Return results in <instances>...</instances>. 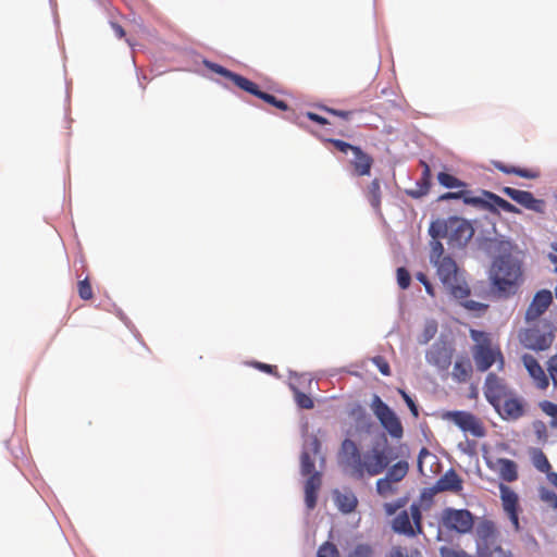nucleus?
Returning <instances> with one entry per match:
<instances>
[{
  "label": "nucleus",
  "instance_id": "f257e3e1",
  "mask_svg": "<svg viewBox=\"0 0 557 557\" xmlns=\"http://www.w3.org/2000/svg\"><path fill=\"white\" fill-rule=\"evenodd\" d=\"M476 193H479V195H474L473 190L466 188L456 191L449 190L440 195L436 201L443 202L449 200H461L466 206L473 207L478 210L488 211L494 215H499L500 210L513 214L522 213L517 206L491 190L478 188Z\"/></svg>",
  "mask_w": 557,
  "mask_h": 557
},
{
  "label": "nucleus",
  "instance_id": "f03ea898",
  "mask_svg": "<svg viewBox=\"0 0 557 557\" xmlns=\"http://www.w3.org/2000/svg\"><path fill=\"white\" fill-rule=\"evenodd\" d=\"M320 450L321 442L315 435H312L304 445L300 454V474L307 476L304 493L308 510H313L317 507L319 491L322 486V472L315 470V463L311 457V454L318 455Z\"/></svg>",
  "mask_w": 557,
  "mask_h": 557
},
{
  "label": "nucleus",
  "instance_id": "7ed1b4c3",
  "mask_svg": "<svg viewBox=\"0 0 557 557\" xmlns=\"http://www.w3.org/2000/svg\"><path fill=\"white\" fill-rule=\"evenodd\" d=\"M520 274L519 261L508 250L502 256H496L492 262L491 284L499 294H506L507 289L513 285Z\"/></svg>",
  "mask_w": 557,
  "mask_h": 557
},
{
  "label": "nucleus",
  "instance_id": "20e7f679",
  "mask_svg": "<svg viewBox=\"0 0 557 557\" xmlns=\"http://www.w3.org/2000/svg\"><path fill=\"white\" fill-rule=\"evenodd\" d=\"M370 407L391 437L399 440L404 436V428L399 417L377 394H373Z\"/></svg>",
  "mask_w": 557,
  "mask_h": 557
},
{
  "label": "nucleus",
  "instance_id": "39448f33",
  "mask_svg": "<svg viewBox=\"0 0 557 557\" xmlns=\"http://www.w3.org/2000/svg\"><path fill=\"white\" fill-rule=\"evenodd\" d=\"M555 338L553 324L547 321H541L540 325L527 329L520 337L521 344L533 351H544L548 349Z\"/></svg>",
  "mask_w": 557,
  "mask_h": 557
},
{
  "label": "nucleus",
  "instance_id": "423d86ee",
  "mask_svg": "<svg viewBox=\"0 0 557 557\" xmlns=\"http://www.w3.org/2000/svg\"><path fill=\"white\" fill-rule=\"evenodd\" d=\"M455 348L447 335L441 334L425 352V360L440 372L447 371L451 366Z\"/></svg>",
  "mask_w": 557,
  "mask_h": 557
},
{
  "label": "nucleus",
  "instance_id": "0eeeda50",
  "mask_svg": "<svg viewBox=\"0 0 557 557\" xmlns=\"http://www.w3.org/2000/svg\"><path fill=\"white\" fill-rule=\"evenodd\" d=\"M474 522L475 516L466 508L447 507L442 512L441 524L448 531L467 534L472 531Z\"/></svg>",
  "mask_w": 557,
  "mask_h": 557
},
{
  "label": "nucleus",
  "instance_id": "6e6552de",
  "mask_svg": "<svg viewBox=\"0 0 557 557\" xmlns=\"http://www.w3.org/2000/svg\"><path fill=\"white\" fill-rule=\"evenodd\" d=\"M496 234L497 228L494 222L491 223V230L482 231L475 238L474 244L476 248L493 259L496 256H502L508 250H512V243L509 239H505L504 236L491 237L490 234Z\"/></svg>",
  "mask_w": 557,
  "mask_h": 557
},
{
  "label": "nucleus",
  "instance_id": "1a4fd4ad",
  "mask_svg": "<svg viewBox=\"0 0 557 557\" xmlns=\"http://www.w3.org/2000/svg\"><path fill=\"white\" fill-rule=\"evenodd\" d=\"M332 144L338 151L348 153L351 151L352 158L350 164L354 168L352 174L355 176H367L371 174L373 165V158L364 152L359 146L351 145L349 141H327Z\"/></svg>",
  "mask_w": 557,
  "mask_h": 557
},
{
  "label": "nucleus",
  "instance_id": "9d476101",
  "mask_svg": "<svg viewBox=\"0 0 557 557\" xmlns=\"http://www.w3.org/2000/svg\"><path fill=\"white\" fill-rule=\"evenodd\" d=\"M449 244L458 249H465L474 237L475 228L473 222L458 215H450Z\"/></svg>",
  "mask_w": 557,
  "mask_h": 557
},
{
  "label": "nucleus",
  "instance_id": "9b49d317",
  "mask_svg": "<svg viewBox=\"0 0 557 557\" xmlns=\"http://www.w3.org/2000/svg\"><path fill=\"white\" fill-rule=\"evenodd\" d=\"M444 418L451 421L462 432L470 433L474 437H484L486 429L481 420L473 413L465 410H451L444 414Z\"/></svg>",
  "mask_w": 557,
  "mask_h": 557
},
{
  "label": "nucleus",
  "instance_id": "f8f14e48",
  "mask_svg": "<svg viewBox=\"0 0 557 557\" xmlns=\"http://www.w3.org/2000/svg\"><path fill=\"white\" fill-rule=\"evenodd\" d=\"M381 438L382 447H380V443H376L372 448L374 462H366V471L371 476L382 473L397 458V455L388 446V441L384 433H382Z\"/></svg>",
  "mask_w": 557,
  "mask_h": 557
},
{
  "label": "nucleus",
  "instance_id": "ddd939ff",
  "mask_svg": "<svg viewBox=\"0 0 557 557\" xmlns=\"http://www.w3.org/2000/svg\"><path fill=\"white\" fill-rule=\"evenodd\" d=\"M500 193L527 210L539 214H544L546 212L545 200L535 198L533 193L529 190L504 186L500 188Z\"/></svg>",
  "mask_w": 557,
  "mask_h": 557
},
{
  "label": "nucleus",
  "instance_id": "4468645a",
  "mask_svg": "<svg viewBox=\"0 0 557 557\" xmlns=\"http://www.w3.org/2000/svg\"><path fill=\"white\" fill-rule=\"evenodd\" d=\"M483 393L487 403L494 408V410L499 409V403L502 401L503 397L512 394V392L505 384L504 380L494 372H490L486 375Z\"/></svg>",
  "mask_w": 557,
  "mask_h": 557
},
{
  "label": "nucleus",
  "instance_id": "2eb2a0df",
  "mask_svg": "<svg viewBox=\"0 0 557 557\" xmlns=\"http://www.w3.org/2000/svg\"><path fill=\"white\" fill-rule=\"evenodd\" d=\"M473 359L478 371H487L496 361H499V368L504 366V357L502 351L493 349L491 345H475L473 350Z\"/></svg>",
  "mask_w": 557,
  "mask_h": 557
},
{
  "label": "nucleus",
  "instance_id": "dca6fc26",
  "mask_svg": "<svg viewBox=\"0 0 557 557\" xmlns=\"http://www.w3.org/2000/svg\"><path fill=\"white\" fill-rule=\"evenodd\" d=\"M553 302V294L549 289L537 290L525 312V321L531 322L540 318Z\"/></svg>",
  "mask_w": 557,
  "mask_h": 557
},
{
  "label": "nucleus",
  "instance_id": "f3484780",
  "mask_svg": "<svg viewBox=\"0 0 557 557\" xmlns=\"http://www.w3.org/2000/svg\"><path fill=\"white\" fill-rule=\"evenodd\" d=\"M341 449L342 454L346 458V462L354 467L358 478H361L366 469V462H363L361 459L357 444L350 438H345L342 443Z\"/></svg>",
  "mask_w": 557,
  "mask_h": 557
},
{
  "label": "nucleus",
  "instance_id": "a211bd4d",
  "mask_svg": "<svg viewBox=\"0 0 557 557\" xmlns=\"http://www.w3.org/2000/svg\"><path fill=\"white\" fill-rule=\"evenodd\" d=\"M503 420H518L525 414V403L520 397L507 398L499 409L495 410Z\"/></svg>",
  "mask_w": 557,
  "mask_h": 557
},
{
  "label": "nucleus",
  "instance_id": "6ab92c4d",
  "mask_svg": "<svg viewBox=\"0 0 557 557\" xmlns=\"http://www.w3.org/2000/svg\"><path fill=\"white\" fill-rule=\"evenodd\" d=\"M522 362L529 375L536 382L537 387L541 389L547 388L549 380L536 358L532 355L524 354L522 356Z\"/></svg>",
  "mask_w": 557,
  "mask_h": 557
},
{
  "label": "nucleus",
  "instance_id": "aec40b11",
  "mask_svg": "<svg viewBox=\"0 0 557 557\" xmlns=\"http://www.w3.org/2000/svg\"><path fill=\"white\" fill-rule=\"evenodd\" d=\"M434 265L437 268V275L444 286L458 281V265L450 255H446L437 264Z\"/></svg>",
  "mask_w": 557,
  "mask_h": 557
},
{
  "label": "nucleus",
  "instance_id": "412c9836",
  "mask_svg": "<svg viewBox=\"0 0 557 557\" xmlns=\"http://www.w3.org/2000/svg\"><path fill=\"white\" fill-rule=\"evenodd\" d=\"M463 482L455 469H448L436 482L435 487L440 492L459 493L463 488Z\"/></svg>",
  "mask_w": 557,
  "mask_h": 557
},
{
  "label": "nucleus",
  "instance_id": "4be33fe9",
  "mask_svg": "<svg viewBox=\"0 0 557 557\" xmlns=\"http://www.w3.org/2000/svg\"><path fill=\"white\" fill-rule=\"evenodd\" d=\"M417 188L405 189V194L412 199H421L426 196L432 186V170L431 166H425L422 171L420 178L416 182Z\"/></svg>",
  "mask_w": 557,
  "mask_h": 557
},
{
  "label": "nucleus",
  "instance_id": "5701e85b",
  "mask_svg": "<svg viewBox=\"0 0 557 557\" xmlns=\"http://www.w3.org/2000/svg\"><path fill=\"white\" fill-rule=\"evenodd\" d=\"M348 416L351 419H354L358 430L367 433L370 432L373 422L371 420V417L369 416V413L361 404H354L348 410Z\"/></svg>",
  "mask_w": 557,
  "mask_h": 557
},
{
  "label": "nucleus",
  "instance_id": "b1692460",
  "mask_svg": "<svg viewBox=\"0 0 557 557\" xmlns=\"http://www.w3.org/2000/svg\"><path fill=\"white\" fill-rule=\"evenodd\" d=\"M392 530L399 535L416 537L408 510H401L392 522Z\"/></svg>",
  "mask_w": 557,
  "mask_h": 557
},
{
  "label": "nucleus",
  "instance_id": "393cba45",
  "mask_svg": "<svg viewBox=\"0 0 557 557\" xmlns=\"http://www.w3.org/2000/svg\"><path fill=\"white\" fill-rule=\"evenodd\" d=\"M205 65L212 72L219 74V75H222L223 77L232 81L238 88L240 89H245V87L249 86L248 82L249 79L239 75V74H236L225 67H223L222 65L218 64V63H213V62H209V61H205Z\"/></svg>",
  "mask_w": 557,
  "mask_h": 557
},
{
  "label": "nucleus",
  "instance_id": "a878e982",
  "mask_svg": "<svg viewBox=\"0 0 557 557\" xmlns=\"http://www.w3.org/2000/svg\"><path fill=\"white\" fill-rule=\"evenodd\" d=\"M249 86L245 87V91L262 99L263 101H265L267 103L275 107L276 109L281 110V111H287L288 110V104L283 101V100H280L277 99L276 97L268 94V92H264V91H261L259 89V86L257 84H255L253 82L249 81L248 82Z\"/></svg>",
  "mask_w": 557,
  "mask_h": 557
},
{
  "label": "nucleus",
  "instance_id": "bb28decb",
  "mask_svg": "<svg viewBox=\"0 0 557 557\" xmlns=\"http://www.w3.org/2000/svg\"><path fill=\"white\" fill-rule=\"evenodd\" d=\"M497 463L499 465V478L508 483L518 480V466L517 463L507 458H498Z\"/></svg>",
  "mask_w": 557,
  "mask_h": 557
},
{
  "label": "nucleus",
  "instance_id": "cd10ccee",
  "mask_svg": "<svg viewBox=\"0 0 557 557\" xmlns=\"http://www.w3.org/2000/svg\"><path fill=\"white\" fill-rule=\"evenodd\" d=\"M335 502L342 513H351L358 506V499L354 493H341L335 491Z\"/></svg>",
  "mask_w": 557,
  "mask_h": 557
},
{
  "label": "nucleus",
  "instance_id": "c85d7f7f",
  "mask_svg": "<svg viewBox=\"0 0 557 557\" xmlns=\"http://www.w3.org/2000/svg\"><path fill=\"white\" fill-rule=\"evenodd\" d=\"M500 499L505 511L520 510L518 494L505 484L499 485Z\"/></svg>",
  "mask_w": 557,
  "mask_h": 557
},
{
  "label": "nucleus",
  "instance_id": "c756f323",
  "mask_svg": "<svg viewBox=\"0 0 557 557\" xmlns=\"http://www.w3.org/2000/svg\"><path fill=\"white\" fill-rule=\"evenodd\" d=\"M451 227V223L449 222V216L447 219H436L431 222L429 226V235L432 239H442L449 238V231Z\"/></svg>",
  "mask_w": 557,
  "mask_h": 557
},
{
  "label": "nucleus",
  "instance_id": "7c9ffc66",
  "mask_svg": "<svg viewBox=\"0 0 557 557\" xmlns=\"http://www.w3.org/2000/svg\"><path fill=\"white\" fill-rule=\"evenodd\" d=\"M436 180L441 186L447 189L466 188L468 186L465 181L458 178L446 170L440 171L436 174Z\"/></svg>",
  "mask_w": 557,
  "mask_h": 557
},
{
  "label": "nucleus",
  "instance_id": "2f4dec72",
  "mask_svg": "<svg viewBox=\"0 0 557 557\" xmlns=\"http://www.w3.org/2000/svg\"><path fill=\"white\" fill-rule=\"evenodd\" d=\"M366 197L371 205V207L379 211L381 208V198H382V191H381V182L379 178H374L368 186L366 190Z\"/></svg>",
  "mask_w": 557,
  "mask_h": 557
},
{
  "label": "nucleus",
  "instance_id": "473e14b6",
  "mask_svg": "<svg viewBox=\"0 0 557 557\" xmlns=\"http://www.w3.org/2000/svg\"><path fill=\"white\" fill-rule=\"evenodd\" d=\"M409 465L406 460H399L387 469L385 478L394 483L400 482L408 473Z\"/></svg>",
  "mask_w": 557,
  "mask_h": 557
},
{
  "label": "nucleus",
  "instance_id": "72a5a7b5",
  "mask_svg": "<svg viewBox=\"0 0 557 557\" xmlns=\"http://www.w3.org/2000/svg\"><path fill=\"white\" fill-rule=\"evenodd\" d=\"M475 533L478 541L481 543H487V541L496 533L495 523L492 520L483 519L476 525Z\"/></svg>",
  "mask_w": 557,
  "mask_h": 557
},
{
  "label": "nucleus",
  "instance_id": "f704fd0d",
  "mask_svg": "<svg viewBox=\"0 0 557 557\" xmlns=\"http://www.w3.org/2000/svg\"><path fill=\"white\" fill-rule=\"evenodd\" d=\"M445 287L449 290L450 295L456 299H466L471 294L469 285L463 278L461 280L460 277H458V281L451 282L449 283V285H446Z\"/></svg>",
  "mask_w": 557,
  "mask_h": 557
},
{
  "label": "nucleus",
  "instance_id": "c9c22d12",
  "mask_svg": "<svg viewBox=\"0 0 557 557\" xmlns=\"http://www.w3.org/2000/svg\"><path fill=\"white\" fill-rule=\"evenodd\" d=\"M409 510L410 511H408V512H409L411 523L413 527V532H416V536L423 534V525H422L423 515H422V510H421V504H419L418 502H413L410 505Z\"/></svg>",
  "mask_w": 557,
  "mask_h": 557
},
{
  "label": "nucleus",
  "instance_id": "e433bc0d",
  "mask_svg": "<svg viewBox=\"0 0 557 557\" xmlns=\"http://www.w3.org/2000/svg\"><path fill=\"white\" fill-rule=\"evenodd\" d=\"M289 388L294 394V399L299 409H313L314 401L309 394L301 392L296 385L289 384Z\"/></svg>",
  "mask_w": 557,
  "mask_h": 557
},
{
  "label": "nucleus",
  "instance_id": "4c0bfd02",
  "mask_svg": "<svg viewBox=\"0 0 557 557\" xmlns=\"http://www.w3.org/2000/svg\"><path fill=\"white\" fill-rule=\"evenodd\" d=\"M472 372V366L468 358L458 359L454 364L453 375L458 382H465Z\"/></svg>",
  "mask_w": 557,
  "mask_h": 557
},
{
  "label": "nucleus",
  "instance_id": "58836bf2",
  "mask_svg": "<svg viewBox=\"0 0 557 557\" xmlns=\"http://www.w3.org/2000/svg\"><path fill=\"white\" fill-rule=\"evenodd\" d=\"M532 462L534 465V467L541 471V472H544L546 474H548L552 469V466L547 459V457L545 456V454L539 449V448H534L533 449V454H532Z\"/></svg>",
  "mask_w": 557,
  "mask_h": 557
},
{
  "label": "nucleus",
  "instance_id": "ea45409f",
  "mask_svg": "<svg viewBox=\"0 0 557 557\" xmlns=\"http://www.w3.org/2000/svg\"><path fill=\"white\" fill-rule=\"evenodd\" d=\"M437 333V323L435 320L426 321L422 333L418 337V343L426 345Z\"/></svg>",
  "mask_w": 557,
  "mask_h": 557
},
{
  "label": "nucleus",
  "instance_id": "a19ab883",
  "mask_svg": "<svg viewBox=\"0 0 557 557\" xmlns=\"http://www.w3.org/2000/svg\"><path fill=\"white\" fill-rule=\"evenodd\" d=\"M431 251H430V262L433 264H437L438 261L445 257V248L441 240L432 239L430 243Z\"/></svg>",
  "mask_w": 557,
  "mask_h": 557
},
{
  "label": "nucleus",
  "instance_id": "79ce46f5",
  "mask_svg": "<svg viewBox=\"0 0 557 557\" xmlns=\"http://www.w3.org/2000/svg\"><path fill=\"white\" fill-rule=\"evenodd\" d=\"M396 280L400 289H408L411 284V274L406 267L396 269Z\"/></svg>",
  "mask_w": 557,
  "mask_h": 557
},
{
  "label": "nucleus",
  "instance_id": "37998d69",
  "mask_svg": "<svg viewBox=\"0 0 557 557\" xmlns=\"http://www.w3.org/2000/svg\"><path fill=\"white\" fill-rule=\"evenodd\" d=\"M539 496L541 500L548 504L552 508L557 509V493L545 486L539 488Z\"/></svg>",
  "mask_w": 557,
  "mask_h": 557
},
{
  "label": "nucleus",
  "instance_id": "c03bdc74",
  "mask_svg": "<svg viewBox=\"0 0 557 557\" xmlns=\"http://www.w3.org/2000/svg\"><path fill=\"white\" fill-rule=\"evenodd\" d=\"M408 503V497H399L394 502L384 504V511L387 516L395 515L399 509L404 508Z\"/></svg>",
  "mask_w": 557,
  "mask_h": 557
},
{
  "label": "nucleus",
  "instance_id": "a18cd8bd",
  "mask_svg": "<svg viewBox=\"0 0 557 557\" xmlns=\"http://www.w3.org/2000/svg\"><path fill=\"white\" fill-rule=\"evenodd\" d=\"M436 493H438V491L435 485L422 488L420 493V500L418 503L421 504V506L424 505L425 508H429L433 504Z\"/></svg>",
  "mask_w": 557,
  "mask_h": 557
},
{
  "label": "nucleus",
  "instance_id": "49530a36",
  "mask_svg": "<svg viewBox=\"0 0 557 557\" xmlns=\"http://www.w3.org/2000/svg\"><path fill=\"white\" fill-rule=\"evenodd\" d=\"M317 557H341L339 552L335 544L332 542H325L323 543L318 552Z\"/></svg>",
  "mask_w": 557,
  "mask_h": 557
},
{
  "label": "nucleus",
  "instance_id": "de8ad7c7",
  "mask_svg": "<svg viewBox=\"0 0 557 557\" xmlns=\"http://www.w3.org/2000/svg\"><path fill=\"white\" fill-rule=\"evenodd\" d=\"M398 393L401 396V398L405 401V404L407 405V407L410 410L411 414L414 418H418L419 417V406L416 403V400L405 389H398Z\"/></svg>",
  "mask_w": 557,
  "mask_h": 557
},
{
  "label": "nucleus",
  "instance_id": "09e8293b",
  "mask_svg": "<svg viewBox=\"0 0 557 557\" xmlns=\"http://www.w3.org/2000/svg\"><path fill=\"white\" fill-rule=\"evenodd\" d=\"M373 549L369 544H358L347 557H372Z\"/></svg>",
  "mask_w": 557,
  "mask_h": 557
},
{
  "label": "nucleus",
  "instance_id": "8fccbe9b",
  "mask_svg": "<svg viewBox=\"0 0 557 557\" xmlns=\"http://www.w3.org/2000/svg\"><path fill=\"white\" fill-rule=\"evenodd\" d=\"M441 557H473L463 549H455L448 546H442L440 548Z\"/></svg>",
  "mask_w": 557,
  "mask_h": 557
},
{
  "label": "nucleus",
  "instance_id": "3c124183",
  "mask_svg": "<svg viewBox=\"0 0 557 557\" xmlns=\"http://www.w3.org/2000/svg\"><path fill=\"white\" fill-rule=\"evenodd\" d=\"M78 295L83 300H88L92 297V289L88 278L78 282Z\"/></svg>",
  "mask_w": 557,
  "mask_h": 557
},
{
  "label": "nucleus",
  "instance_id": "603ef678",
  "mask_svg": "<svg viewBox=\"0 0 557 557\" xmlns=\"http://www.w3.org/2000/svg\"><path fill=\"white\" fill-rule=\"evenodd\" d=\"M373 364L377 368L382 375L388 376L391 375V367L386 359L382 356H375L372 359Z\"/></svg>",
  "mask_w": 557,
  "mask_h": 557
},
{
  "label": "nucleus",
  "instance_id": "864d4df0",
  "mask_svg": "<svg viewBox=\"0 0 557 557\" xmlns=\"http://www.w3.org/2000/svg\"><path fill=\"white\" fill-rule=\"evenodd\" d=\"M416 278L418 282H420L424 286L428 295H430L432 297L435 296V288L424 272H421V271L417 272Z\"/></svg>",
  "mask_w": 557,
  "mask_h": 557
},
{
  "label": "nucleus",
  "instance_id": "5fc2aeb1",
  "mask_svg": "<svg viewBox=\"0 0 557 557\" xmlns=\"http://www.w3.org/2000/svg\"><path fill=\"white\" fill-rule=\"evenodd\" d=\"M470 336L472 341L476 343V345H491V341L487 336V333L480 330H471Z\"/></svg>",
  "mask_w": 557,
  "mask_h": 557
},
{
  "label": "nucleus",
  "instance_id": "6e6d98bb",
  "mask_svg": "<svg viewBox=\"0 0 557 557\" xmlns=\"http://www.w3.org/2000/svg\"><path fill=\"white\" fill-rule=\"evenodd\" d=\"M532 425L536 437L545 441L548 436L546 424L542 420H535Z\"/></svg>",
  "mask_w": 557,
  "mask_h": 557
},
{
  "label": "nucleus",
  "instance_id": "4d7b16f0",
  "mask_svg": "<svg viewBox=\"0 0 557 557\" xmlns=\"http://www.w3.org/2000/svg\"><path fill=\"white\" fill-rule=\"evenodd\" d=\"M539 406L547 416L552 417V420L557 419V404L549 400H543Z\"/></svg>",
  "mask_w": 557,
  "mask_h": 557
},
{
  "label": "nucleus",
  "instance_id": "13d9d810",
  "mask_svg": "<svg viewBox=\"0 0 557 557\" xmlns=\"http://www.w3.org/2000/svg\"><path fill=\"white\" fill-rule=\"evenodd\" d=\"M547 370L555 387H557V354L552 356L547 362Z\"/></svg>",
  "mask_w": 557,
  "mask_h": 557
},
{
  "label": "nucleus",
  "instance_id": "bf43d9fd",
  "mask_svg": "<svg viewBox=\"0 0 557 557\" xmlns=\"http://www.w3.org/2000/svg\"><path fill=\"white\" fill-rule=\"evenodd\" d=\"M392 481H388L385 476L376 481V492L380 495H385L393 491Z\"/></svg>",
  "mask_w": 557,
  "mask_h": 557
},
{
  "label": "nucleus",
  "instance_id": "052dcab7",
  "mask_svg": "<svg viewBox=\"0 0 557 557\" xmlns=\"http://www.w3.org/2000/svg\"><path fill=\"white\" fill-rule=\"evenodd\" d=\"M461 306L465 307L468 310H471V311L485 310L488 307L487 305H485L483 302H479V301H475V300H472V299L463 300L461 302Z\"/></svg>",
  "mask_w": 557,
  "mask_h": 557
},
{
  "label": "nucleus",
  "instance_id": "680f3d73",
  "mask_svg": "<svg viewBox=\"0 0 557 557\" xmlns=\"http://www.w3.org/2000/svg\"><path fill=\"white\" fill-rule=\"evenodd\" d=\"M517 176L528 180H535L540 177V172L536 170L518 166Z\"/></svg>",
  "mask_w": 557,
  "mask_h": 557
},
{
  "label": "nucleus",
  "instance_id": "e2e57ef3",
  "mask_svg": "<svg viewBox=\"0 0 557 557\" xmlns=\"http://www.w3.org/2000/svg\"><path fill=\"white\" fill-rule=\"evenodd\" d=\"M493 164L502 173L517 175L518 166L516 165L505 164L502 161H494Z\"/></svg>",
  "mask_w": 557,
  "mask_h": 557
},
{
  "label": "nucleus",
  "instance_id": "0e129e2a",
  "mask_svg": "<svg viewBox=\"0 0 557 557\" xmlns=\"http://www.w3.org/2000/svg\"><path fill=\"white\" fill-rule=\"evenodd\" d=\"M431 455V451L426 447H422L418 454L417 468L421 475H425L423 471V459Z\"/></svg>",
  "mask_w": 557,
  "mask_h": 557
},
{
  "label": "nucleus",
  "instance_id": "69168bd1",
  "mask_svg": "<svg viewBox=\"0 0 557 557\" xmlns=\"http://www.w3.org/2000/svg\"><path fill=\"white\" fill-rule=\"evenodd\" d=\"M458 448L468 456H473L475 454V442L467 440L465 443H459Z\"/></svg>",
  "mask_w": 557,
  "mask_h": 557
},
{
  "label": "nucleus",
  "instance_id": "338daca9",
  "mask_svg": "<svg viewBox=\"0 0 557 557\" xmlns=\"http://www.w3.org/2000/svg\"><path fill=\"white\" fill-rule=\"evenodd\" d=\"M251 366L257 368L258 370L264 372V373H268V374H273V373L276 372V367L275 366L263 363V362H260V361H252Z\"/></svg>",
  "mask_w": 557,
  "mask_h": 557
},
{
  "label": "nucleus",
  "instance_id": "774afa93",
  "mask_svg": "<svg viewBox=\"0 0 557 557\" xmlns=\"http://www.w3.org/2000/svg\"><path fill=\"white\" fill-rule=\"evenodd\" d=\"M476 553L479 557H492L487 543H481L480 541H476Z\"/></svg>",
  "mask_w": 557,
  "mask_h": 557
}]
</instances>
